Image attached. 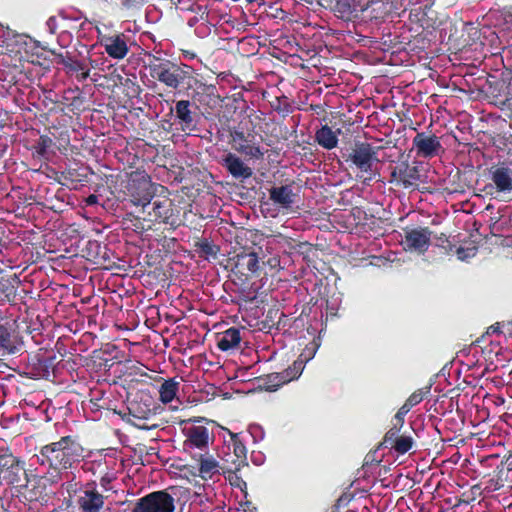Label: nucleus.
Instances as JSON below:
<instances>
[{"label":"nucleus","mask_w":512,"mask_h":512,"mask_svg":"<svg viewBox=\"0 0 512 512\" xmlns=\"http://www.w3.org/2000/svg\"><path fill=\"white\" fill-rule=\"evenodd\" d=\"M227 277L230 282L229 289L237 293L245 302L263 303L266 296L261 285V271L259 258L255 252H237L226 260Z\"/></svg>","instance_id":"f257e3e1"},{"label":"nucleus","mask_w":512,"mask_h":512,"mask_svg":"<svg viewBox=\"0 0 512 512\" xmlns=\"http://www.w3.org/2000/svg\"><path fill=\"white\" fill-rule=\"evenodd\" d=\"M84 449L73 436H63L58 441L49 443L40 448L36 454L37 462L46 466L50 472V481L58 482L62 471L71 468L83 457Z\"/></svg>","instance_id":"f03ea898"},{"label":"nucleus","mask_w":512,"mask_h":512,"mask_svg":"<svg viewBox=\"0 0 512 512\" xmlns=\"http://www.w3.org/2000/svg\"><path fill=\"white\" fill-rule=\"evenodd\" d=\"M378 150L379 147L369 142L356 140L349 147L342 148L341 155L349 168L357 170V178L367 184L379 175Z\"/></svg>","instance_id":"7ed1b4c3"},{"label":"nucleus","mask_w":512,"mask_h":512,"mask_svg":"<svg viewBox=\"0 0 512 512\" xmlns=\"http://www.w3.org/2000/svg\"><path fill=\"white\" fill-rule=\"evenodd\" d=\"M143 219L153 223H163L172 229L184 224L185 211L166 196H155L142 209Z\"/></svg>","instance_id":"20e7f679"},{"label":"nucleus","mask_w":512,"mask_h":512,"mask_svg":"<svg viewBox=\"0 0 512 512\" xmlns=\"http://www.w3.org/2000/svg\"><path fill=\"white\" fill-rule=\"evenodd\" d=\"M226 433L231 437L230 443L227 445L228 452H226V463H230V466H226V473H228V479L232 487L238 488L245 496L247 495L246 489L247 484L241 476L237 474L242 466H248L247 464V450L240 439V434L231 432L226 428Z\"/></svg>","instance_id":"39448f33"},{"label":"nucleus","mask_w":512,"mask_h":512,"mask_svg":"<svg viewBox=\"0 0 512 512\" xmlns=\"http://www.w3.org/2000/svg\"><path fill=\"white\" fill-rule=\"evenodd\" d=\"M125 188L130 201L142 209L146 203L152 201L158 190L165 189L162 185L154 184L145 171L132 172Z\"/></svg>","instance_id":"423d86ee"},{"label":"nucleus","mask_w":512,"mask_h":512,"mask_svg":"<svg viewBox=\"0 0 512 512\" xmlns=\"http://www.w3.org/2000/svg\"><path fill=\"white\" fill-rule=\"evenodd\" d=\"M38 47L51 53L53 62L61 65L68 76H74L78 82H83L89 78L91 67H93L92 60L77 58L70 52H57L55 49H50L47 44H39Z\"/></svg>","instance_id":"0eeeda50"},{"label":"nucleus","mask_w":512,"mask_h":512,"mask_svg":"<svg viewBox=\"0 0 512 512\" xmlns=\"http://www.w3.org/2000/svg\"><path fill=\"white\" fill-rule=\"evenodd\" d=\"M147 67L152 78L173 89L178 88L185 79L181 68L167 59L150 54Z\"/></svg>","instance_id":"6e6552de"},{"label":"nucleus","mask_w":512,"mask_h":512,"mask_svg":"<svg viewBox=\"0 0 512 512\" xmlns=\"http://www.w3.org/2000/svg\"><path fill=\"white\" fill-rule=\"evenodd\" d=\"M129 421L136 427L149 430L155 427V424H148V421L155 416V403L153 398L148 394H137L136 397L129 402Z\"/></svg>","instance_id":"1a4fd4ad"},{"label":"nucleus","mask_w":512,"mask_h":512,"mask_svg":"<svg viewBox=\"0 0 512 512\" xmlns=\"http://www.w3.org/2000/svg\"><path fill=\"white\" fill-rule=\"evenodd\" d=\"M174 498L165 490L152 492L138 500L132 512H173Z\"/></svg>","instance_id":"9d476101"},{"label":"nucleus","mask_w":512,"mask_h":512,"mask_svg":"<svg viewBox=\"0 0 512 512\" xmlns=\"http://www.w3.org/2000/svg\"><path fill=\"white\" fill-rule=\"evenodd\" d=\"M174 121L179 129L187 134L198 130L200 116L197 107L188 100H179L172 109Z\"/></svg>","instance_id":"9b49d317"},{"label":"nucleus","mask_w":512,"mask_h":512,"mask_svg":"<svg viewBox=\"0 0 512 512\" xmlns=\"http://www.w3.org/2000/svg\"><path fill=\"white\" fill-rule=\"evenodd\" d=\"M401 245L405 251L424 254L431 242L432 231L429 227L404 228Z\"/></svg>","instance_id":"f8f14e48"},{"label":"nucleus","mask_w":512,"mask_h":512,"mask_svg":"<svg viewBox=\"0 0 512 512\" xmlns=\"http://www.w3.org/2000/svg\"><path fill=\"white\" fill-rule=\"evenodd\" d=\"M0 473L10 484H18L21 475L25 474V462L5 445L0 446Z\"/></svg>","instance_id":"ddd939ff"},{"label":"nucleus","mask_w":512,"mask_h":512,"mask_svg":"<svg viewBox=\"0 0 512 512\" xmlns=\"http://www.w3.org/2000/svg\"><path fill=\"white\" fill-rule=\"evenodd\" d=\"M256 138V132H235V135H230L228 143L230 144L233 150L237 151L238 153L246 157L252 159H262L264 153L261 150L258 142L256 141Z\"/></svg>","instance_id":"4468645a"},{"label":"nucleus","mask_w":512,"mask_h":512,"mask_svg":"<svg viewBox=\"0 0 512 512\" xmlns=\"http://www.w3.org/2000/svg\"><path fill=\"white\" fill-rule=\"evenodd\" d=\"M106 498L97 490L96 482L89 481L84 484L77 498V505L81 512H102Z\"/></svg>","instance_id":"2eb2a0df"},{"label":"nucleus","mask_w":512,"mask_h":512,"mask_svg":"<svg viewBox=\"0 0 512 512\" xmlns=\"http://www.w3.org/2000/svg\"><path fill=\"white\" fill-rule=\"evenodd\" d=\"M414 446V438L411 433L395 428H390L384 435L383 440L378 444L377 450L388 448L397 455H404Z\"/></svg>","instance_id":"dca6fc26"},{"label":"nucleus","mask_w":512,"mask_h":512,"mask_svg":"<svg viewBox=\"0 0 512 512\" xmlns=\"http://www.w3.org/2000/svg\"><path fill=\"white\" fill-rule=\"evenodd\" d=\"M412 146L416 155L422 158L431 159L443 152L440 138L427 132H418L412 140Z\"/></svg>","instance_id":"f3484780"},{"label":"nucleus","mask_w":512,"mask_h":512,"mask_svg":"<svg viewBox=\"0 0 512 512\" xmlns=\"http://www.w3.org/2000/svg\"><path fill=\"white\" fill-rule=\"evenodd\" d=\"M490 179L498 193H512V162H501L491 167Z\"/></svg>","instance_id":"a211bd4d"},{"label":"nucleus","mask_w":512,"mask_h":512,"mask_svg":"<svg viewBox=\"0 0 512 512\" xmlns=\"http://www.w3.org/2000/svg\"><path fill=\"white\" fill-rule=\"evenodd\" d=\"M129 37L124 33L105 35L101 39V45L109 57L117 60L124 59L129 53Z\"/></svg>","instance_id":"6ab92c4d"},{"label":"nucleus","mask_w":512,"mask_h":512,"mask_svg":"<svg viewBox=\"0 0 512 512\" xmlns=\"http://www.w3.org/2000/svg\"><path fill=\"white\" fill-rule=\"evenodd\" d=\"M251 235V231L245 228L233 227V230L226 231V243L229 242L231 246V249L226 251L228 257L233 256L235 247H237V252H254V243L249 239Z\"/></svg>","instance_id":"aec40b11"},{"label":"nucleus","mask_w":512,"mask_h":512,"mask_svg":"<svg viewBox=\"0 0 512 512\" xmlns=\"http://www.w3.org/2000/svg\"><path fill=\"white\" fill-rule=\"evenodd\" d=\"M54 357L34 356L26 365V374L31 379H50L54 373Z\"/></svg>","instance_id":"412c9836"},{"label":"nucleus","mask_w":512,"mask_h":512,"mask_svg":"<svg viewBox=\"0 0 512 512\" xmlns=\"http://www.w3.org/2000/svg\"><path fill=\"white\" fill-rule=\"evenodd\" d=\"M234 93L226 94V115L228 117H237L248 113V104L243 98V87L234 86Z\"/></svg>","instance_id":"4be33fe9"},{"label":"nucleus","mask_w":512,"mask_h":512,"mask_svg":"<svg viewBox=\"0 0 512 512\" xmlns=\"http://www.w3.org/2000/svg\"><path fill=\"white\" fill-rule=\"evenodd\" d=\"M234 93L226 94V115L228 117H237L248 113V104L243 98V87L234 86Z\"/></svg>","instance_id":"5701e85b"},{"label":"nucleus","mask_w":512,"mask_h":512,"mask_svg":"<svg viewBox=\"0 0 512 512\" xmlns=\"http://www.w3.org/2000/svg\"><path fill=\"white\" fill-rule=\"evenodd\" d=\"M226 169L235 179L241 181L248 179L253 175L252 168L232 153L226 154Z\"/></svg>","instance_id":"b1692460"},{"label":"nucleus","mask_w":512,"mask_h":512,"mask_svg":"<svg viewBox=\"0 0 512 512\" xmlns=\"http://www.w3.org/2000/svg\"><path fill=\"white\" fill-rule=\"evenodd\" d=\"M226 131L229 132V136L235 135V131L236 133L255 132V125L251 119V115L242 114L237 117H228V115H226Z\"/></svg>","instance_id":"393cba45"},{"label":"nucleus","mask_w":512,"mask_h":512,"mask_svg":"<svg viewBox=\"0 0 512 512\" xmlns=\"http://www.w3.org/2000/svg\"><path fill=\"white\" fill-rule=\"evenodd\" d=\"M270 199L284 208H289L294 203V193L290 185H282L280 187H272L269 190Z\"/></svg>","instance_id":"a878e982"},{"label":"nucleus","mask_w":512,"mask_h":512,"mask_svg":"<svg viewBox=\"0 0 512 512\" xmlns=\"http://www.w3.org/2000/svg\"><path fill=\"white\" fill-rule=\"evenodd\" d=\"M488 477L485 482V490L488 492H494L503 488L508 481L507 469H504L501 465H496L492 474H485L483 478Z\"/></svg>","instance_id":"bb28decb"},{"label":"nucleus","mask_w":512,"mask_h":512,"mask_svg":"<svg viewBox=\"0 0 512 512\" xmlns=\"http://www.w3.org/2000/svg\"><path fill=\"white\" fill-rule=\"evenodd\" d=\"M196 252L200 257L211 262L218 260V255L221 251L220 245L215 244L212 240L207 238L199 239L194 244Z\"/></svg>","instance_id":"cd10ccee"},{"label":"nucleus","mask_w":512,"mask_h":512,"mask_svg":"<svg viewBox=\"0 0 512 512\" xmlns=\"http://www.w3.org/2000/svg\"><path fill=\"white\" fill-rule=\"evenodd\" d=\"M341 132L340 129L333 131L328 125H323L315 133L316 142L323 148L331 150L338 144V134Z\"/></svg>","instance_id":"c85d7f7f"},{"label":"nucleus","mask_w":512,"mask_h":512,"mask_svg":"<svg viewBox=\"0 0 512 512\" xmlns=\"http://www.w3.org/2000/svg\"><path fill=\"white\" fill-rule=\"evenodd\" d=\"M204 375L209 380H222V376L224 375V365L220 363V356L215 355L213 352L210 354V358L205 357L204 361Z\"/></svg>","instance_id":"c756f323"},{"label":"nucleus","mask_w":512,"mask_h":512,"mask_svg":"<svg viewBox=\"0 0 512 512\" xmlns=\"http://www.w3.org/2000/svg\"><path fill=\"white\" fill-rule=\"evenodd\" d=\"M398 175L399 181L405 188L416 185L419 180V171L417 167H411L407 163H403L398 167V170L392 172V176Z\"/></svg>","instance_id":"7c9ffc66"},{"label":"nucleus","mask_w":512,"mask_h":512,"mask_svg":"<svg viewBox=\"0 0 512 512\" xmlns=\"http://www.w3.org/2000/svg\"><path fill=\"white\" fill-rule=\"evenodd\" d=\"M86 252L87 257L97 264L109 259L107 246L101 245V243L96 240L88 241Z\"/></svg>","instance_id":"2f4dec72"},{"label":"nucleus","mask_w":512,"mask_h":512,"mask_svg":"<svg viewBox=\"0 0 512 512\" xmlns=\"http://www.w3.org/2000/svg\"><path fill=\"white\" fill-rule=\"evenodd\" d=\"M219 473V463L209 455H202L199 460V476L202 479H211Z\"/></svg>","instance_id":"473e14b6"},{"label":"nucleus","mask_w":512,"mask_h":512,"mask_svg":"<svg viewBox=\"0 0 512 512\" xmlns=\"http://www.w3.org/2000/svg\"><path fill=\"white\" fill-rule=\"evenodd\" d=\"M202 103L206 104L211 111H214L222 107L223 99L217 92V88L214 85H206L203 87Z\"/></svg>","instance_id":"72a5a7b5"},{"label":"nucleus","mask_w":512,"mask_h":512,"mask_svg":"<svg viewBox=\"0 0 512 512\" xmlns=\"http://www.w3.org/2000/svg\"><path fill=\"white\" fill-rule=\"evenodd\" d=\"M209 431L204 426H193L188 431V440L195 447L202 448L208 444Z\"/></svg>","instance_id":"f704fd0d"},{"label":"nucleus","mask_w":512,"mask_h":512,"mask_svg":"<svg viewBox=\"0 0 512 512\" xmlns=\"http://www.w3.org/2000/svg\"><path fill=\"white\" fill-rule=\"evenodd\" d=\"M179 384L175 378L165 380L159 388L160 400L163 403H170L177 395Z\"/></svg>","instance_id":"c9c22d12"},{"label":"nucleus","mask_w":512,"mask_h":512,"mask_svg":"<svg viewBox=\"0 0 512 512\" xmlns=\"http://www.w3.org/2000/svg\"><path fill=\"white\" fill-rule=\"evenodd\" d=\"M213 381V383L208 382L201 390L200 397L202 401L209 402L214 400L216 397L224 395L222 389L224 383H222L219 379Z\"/></svg>","instance_id":"e433bc0d"},{"label":"nucleus","mask_w":512,"mask_h":512,"mask_svg":"<svg viewBox=\"0 0 512 512\" xmlns=\"http://www.w3.org/2000/svg\"><path fill=\"white\" fill-rule=\"evenodd\" d=\"M282 318H286L282 311L278 308H270L265 315V319L262 321V326L264 329L276 328L281 330Z\"/></svg>","instance_id":"4c0bfd02"},{"label":"nucleus","mask_w":512,"mask_h":512,"mask_svg":"<svg viewBox=\"0 0 512 512\" xmlns=\"http://www.w3.org/2000/svg\"><path fill=\"white\" fill-rule=\"evenodd\" d=\"M79 171L75 168H67L64 171L60 172V175L56 178V180L65 186L78 184L82 181V177Z\"/></svg>","instance_id":"58836bf2"},{"label":"nucleus","mask_w":512,"mask_h":512,"mask_svg":"<svg viewBox=\"0 0 512 512\" xmlns=\"http://www.w3.org/2000/svg\"><path fill=\"white\" fill-rule=\"evenodd\" d=\"M304 366L305 361L301 358H298L293 362L291 366L283 371L284 376H281L280 378L284 379L283 381H287L289 383L290 381L297 379L302 374Z\"/></svg>","instance_id":"ea45409f"},{"label":"nucleus","mask_w":512,"mask_h":512,"mask_svg":"<svg viewBox=\"0 0 512 512\" xmlns=\"http://www.w3.org/2000/svg\"><path fill=\"white\" fill-rule=\"evenodd\" d=\"M281 376H284L283 372L268 374L264 379L265 389L271 392L276 391L279 387L288 383L287 381H283L284 379L280 378Z\"/></svg>","instance_id":"a19ab883"},{"label":"nucleus","mask_w":512,"mask_h":512,"mask_svg":"<svg viewBox=\"0 0 512 512\" xmlns=\"http://www.w3.org/2000/svg\"><path fill=\"white\" fill-rule=\"evenodd\" d=\"M334 11L339 14V17L349 19L354 12L350 0H337Z\"/></svg>","instance_id":"79ce46f5"},{"label":"nucleus","mask_w":512,"mask_h":512,"mask_svg":"<svg viewBox=\"0 0 512 512\" xmlns=\"http://www.w3.org/2000/svg\"><path fill=\"white\" fill-rule=\"evenodd\" d=\"M430 387L427 386L424 389H418L414 391L405 401L404 405H406L409 409H412L414 406L419 404L424 396L429 393Z\"/></svg>","instance_id":"37998d69"},{"label":"nucleus","mask_w":512,"mask_h":512,"mask_svg":"<svg viewBox=\"0 0 512 512\" xmlns=\"http://www.w3.org/2000/svg\"><path fill=\"white\" fill-rule=\"evenodd\" d=\"M240 329L231 327L226 329V350L237 347L240 344Z\"/></svg>","instance_id":"c03bdc74"},{"label":"nucleus","mask_w":512,"mask_h":512,"mask_svg":"<svg viewBox=\"0 0 512 512\" xmlns=\"http://www.w3.org/2000/svg\"><path fill=\"white\" fill-rule=\"evenodd\" d=\"M387 3H385L383 0H372L368 5L366 9L371 8V12L373 13V18H380L383 17L388 10L386 9Z\"/></svg>","instance_id":"a18cd8bd"},{"label":"nucleus","mask_w":512,"mask_h":512,"mask_svg":"<svg viewBox=\"0 0 512 512\" xmlns=\"http://www.w3.org/2000/svg\"><path fill=\"white\" fill-rule=\"evenodd\" d=\"M85 99L80 94L74 95L71 97V101L66 104V108L69 112L74 114H78L85 109Z\"/></svg>","instance_id":"49530a36"},{"label":"nucleus","mask_w":512,"mask_h":512,"mask_svg":"<svg viewBox=\"0 0 512 512\" xmlns=\"http://www.w3.org/2000/svg\"><path fill=\"white\" fill-rule=\"evenodd\" d=\"M411 409H409L406 405H402L398 411L396 412V414L394 415L393 419H392V426L391 428H395L397 430H401L404 426V418L406 416V414L410 411Z\"/></svg>","instance_id":"de8ad7c7"},{"label":"nucleus","mask_w":512,"mask_h":512,"mask_svg":"<svg viewBox=\"0 0 512 512\" xmlns=\"http://www.w3.org/2000/svg\"><path fill=\"white\" fill-rule=\"evenodd\" d=\"M42 105L49 112H57V103L58 100L52 97V91H44L43 97L40 98Z\"/></svg>","instance_id":"09e8293b"},{"label":"nucleus","mask_w":512,"mask_h":512,"mask_svg":"<svg viewBox=\"0 0 512 512\" xmlns=\"http://www.w3.org/2000/svg\"><path fill=\"white\" fill-rule=\"evenodd\" d=\"M455 253L459 260H467L468 258L474 257L477 253V247L476 246H470V247H455Z\"/></svg>","instance_id":"8fccbe9b"},{"label":"nucleus","mask_w":512,"mask_h":512,"mask_svg":"<svg viewBox=\"0 0 512 512\" xmlns=\"http://www.w3.org/2000/svg\"><path fill=\"white\" fill-rule=\"evenodd\" d=\"M58 17L65 21L78 22L83 18V13L79 10L69 11L62 9L58 12Z\"/></svg>","instance_id":"3c124183"},{"label":"nucleus","mask_w":512,"mask_h":512,"mask_svg":"<svg viewBox=\"0 0 512 512\" xmlns=\"http://www.w3.org/2000/svg\"><path fill=\"white\" fill-rule=\"evenodd\" d=\"M436 245L444 250L445 253L450 254L454 251L455 245L449 240L445 234H441L436 239Z\"/></svg>","instance_id":"603ef678"},{"label":"nucleus","mask_w":512,"mask_h":512,"mask_svg":"<svg viewBox=\"0 0 512 512\" xmlns=\"http://www.w3.org/2000/svg\"><path fill=\"white\" fill-rule=\"evenodd\" d=\"M52 139L47 135L40 136L38 142H37V153L39 155H45L47 152V149L51 146Z\"/></svg>","instance_id":"864d4df0"},{"label":"nucleus","mask_w":512,"mask_h":512,"mask_svg":"<svg viewBox=\"0 0 512 512\" xmlns=\"http://www.w3.org/2000/svg\"><path fill=\"white\" fill-rule=\"evenodd\" d=\"M499 463V455L492 454L486 457H483L480 461L482 467L486 468H494L496 469V465Z\"/></svg>","instance_id":"5fc2aeb1"},{"label":"nucleus","mask_w":512,"mask_h":512,"mask_svg":"<svg viewBox=\"0 0 512 512\" xmlns=\"http://www.w3.org/2000/svg\"><path fill=\"white\" fill-rule=\"evenodd\" d=\"M45 26L50 34H55L59 28L57 16H50L47 19Z\"/></svg>","instance_id":"6e6d98bb"},{"label":"nucleus","mask_w":512,"mask_h":512,"mask_svg":"<svg viewBox=\"0 0 512 512\" xmlns=\"http://www.w3.org/2000/svg\"><path fill=\"white\" fill-rule=\"evenodd\" d=\"M149 0H122V5L127 8H135L139 6H143L146 4Z\"/></svg>","instance_id":"4d7b16f0"},{"label":"nucleus","mask_w":512,"mask_h":512,"mask_svg":"<svg viewBox=\"0 0 512 512\" xmlns=\"http://www.w3.org/2000/svg\"><path fill=\"white\" fill-rule=\"evenodd\" d=\"M497 465H501L504 467V469H507V473L512 471V452L504 457V459H499V463Z\"/></svg>","instance_id":"13d9d810"},{"label":"nucleus","mask_w":512,"mask_h":512,"mask_svg":"<svg viewBox=\"0 0 512 512\" xmlns=\"http://www.w3.org/2000/svg\"><path fill=\"white\" fill-rule=\"evenodd\" d=\"M71 101V97L67 96V95H64L62 97V100L58 101L57 103V112H64L66 108V104L69 103Z\"/></svg>","instance_id":"bf43d9fd"},{"label":"nucleus","mask_w":512,"mask_h":512,"mask_svg":"<svg viewBox=\"0 0 512 512\" xmlns=\"http://www.w3.org/2000/svg\"><path fill=\"white\" fill-rule=\"evenodd\" d=\"M111 481L112 478L108 474H106L100 478V485L105 491H107L110 489L109 485Z\"/></svg>","instance_id":"052dcab7"},{"label":"nucleus","mask_w":512,"mask_h":512,"mask_svg":"<svg viewBox=\"0 0 512 512\" xmlns=\"http://www.w3.org/2000/svg\"><path fill=\"white\" fill-rule=\"evenodd\" d=\"M216 348L221 352L224 351V335L221 333L216 334Z\"/></svg>","instance_id":"680f3d73"},{"label":"nucleus","mask_w":512,"mask_h":512,"mask_svg":"<svg viewBox=\"0 0 512 512\" xmlns=\"http://www.w3.org/2000/svg\"><path fill=\"white\" fill-rule=\"evenodd\" d=\"M98 203V196L95 194H90L88 197L85 198V204L87 206H93Z\"/></svg>","instance_id":"e2e57ef3"},{"label":"nucleus","mask_w":512,"mask_h":512,"mask_svg":"<svg viewBox=\"0 0 512 512\" xmlns=\"http://www.w3.org/2000/svg\"><path fill=\"white\" fill-rule=\"evenodd\" d=\"M248 4L257 3L258 5L264 4V0H245Z\"/></svg>","instance_id":"0e129e2a"},{"label":"nucleus","mask_w":512,"mask_h":512,"mask_svg":"<svg viewBox=\"0 0 512 512\" xmlns=\"http://www.w3.org/2000/svg\"><path fill=\"white\" fill-rule=\"evenodd\" d=\"M287 322H288V318L287 317L286 318H282L281 329H285L286 326H288Z\"/></svg>","instance_id":"69168bd1"},{"label":"nucleus","mask_w":512,"mask_h":512,"mask_svg":"<svg viewBox=\"0 0 512 512\" xmlns=\"http://www.w3.org/2000/svg\"><path fill=\"white\" fill-rule=\"evenodd\" d=\"M229 75H231L232 77H235L236 81L242 82V79L240 78V76L238 74L234 75L231 71H229Z\"/></svg>","instance_id":"338daca9"},{"label":"nucleus","mask_w":512,"mask_h":512,"mask_svg":"<svg viewBox=\"0 0 512 512\" xmlns=\"http://www.w3.org/2000/svg\"><path fill=\"white\" fill-rule=\"evenodd\" d=\"M508 333L510 336H512V321L508 324Z\"/></svg>","instance_id":"774afa93"}]
</instances>
